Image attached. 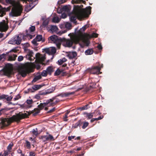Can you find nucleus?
I'll return each mask as SVG.
<instances>
[{"mask_svg":"<svg viewBox=\"0 0 156 156\" xmlns=\"http://www.w3.org/2000/svg\"><path fill=\"white\" fill-rule=\"evenodd\" d=\"M75 36H77V34L72 36L71 37L70 39H66L65 38H62L56 35H53L48 38V41L50 43L55 44L58 49L60 48L62 44L65 47H70L73 43L77 44V42H75V40L73 39L74 37Z\"/></svg>","mask_w":156,"mask_h":156,"instance_id":"f257e3e1","label":"nucleus"},{"mask_svg":"<svg viewBox=\"0 0 156 156\" xmlns=\"http://www.w3.org/2000/svg\"><path fill=\"white\" fill-rule=\"evenodd\" d=\"M91 7L89 6L87 9H81L78 5H74L72 15L70 16V21L74 23H76L77 19L79 20L86 17L87 16L88 13L90 14Z\"/></svg>","mask_w":156,"mask_h":156,"instance_id":"f03ea898","label":"nucleus"},{"mask_svg":"<svg viewBox=\"0 0 156 156\" xmlns=\"http://www.w3.org/2000/svg\"><path fill=\"white\" fill-rule=\"evenodd\" d=\"M27 117V113L21 114H17L16 115H13L9 118H2L0 122V126L2 129L10 125L14 121L20 122L22 119L26 118Z\"/></svg>","mask_w":156,"mask_h":156,"instance_id":"7ed1b4c3","label":"nucleus"},{"mask_svg":"<svg viewBox=\"0 0 156 156\" xmlns=\"http://www.w3.org/2000/svg\"><path fill=\"white\" fill-rule=\"evenodd\" d=\"M54 98H52L47 100L45 102L41 103L39 105H38V108H35L32 111H29L28 112L26 111V112H28V114H27V118L28 116L30 115L31 113L33 114V116H36L40 112L41 110H42L46 106L50 107L55 105L56 104V103L58 101L57 100L54 102L53 100L54 99Z\"/></svg>","mask_w":156,"mask_h":156,"instance_id":"20e7f679","label":"nucleus"},{"mask_svg":"<svg viewBox=\"0 0 156 156\" xmlns=\"http://www.w3.org/2000/svg\"><path fill=\"white\" fill-rule=\"evenodd\" d=\"M73 39L75 40V42L77 44L80 43L81 48H83L85 46H88L90 42L89 40L85 37L83 33H80L77 34V36L74 37Z\"/></svg>","mask_w":156,"mask_h":156,"instance_id":"39448f33","label":"nucleus"},{"mask_svg":"<svg viewBox=\"0 0 156 156\" xmlns=\"http://www.w3.org/2000/svg\"><path fill=\"white\" fill-rule=\"evenodd\" d=\"M35 27L34 26H31L30 27L29 29L26 30V34L25 35L23 36V38L24 39L25 37H29L30 39H32L33 37H34L35 35H32L31 34H32V33L35 31Z\"/></svg>","mask_w":156,"mask_h":156,"instance_id":"423d86ee","label":"nucleus"},{"mask_svg":"<svg viewBox=\"0 0 156 156\" xmlns=\"http://www.w3.org/2000/svg\"><path fill=\"white\" fill-rule=\"evenodd\" d=\"M75 92H63L60 94H58L55 96L52 97V98H54V99L53 100V102H55L56 101H57L58 102L56 103V104L59 102L60 101L59 99L56 98L59 96H61L62 98L63 97H66L69 96L70 95H73L74 94Z\"/></svg>","mask_w":156,"mask_h":156,"instance_id":"0eeeda50","label":"nucleus"},{"mask_svg":"<svg viewBox=\"0 0 156 156\" xmlns=\"http://www.w3.org/2000/svg\"><path fill=\"white\" fill-rule=\"evenodd\" d=\"M9 28L8 21L2 20L0 22V31L5 32Z\"/></svg>","mask_w":156,"mask_h":156,"instance_id":"6e6552de","label":"nucleus"},{"mask_svg":"<svg viewBox=\"0 0 156 156\" xmlns=\"http://www.w3.org/2000/svg\"><path fill=\"white\" fill-rule=\"evenodd\" d=\"M22 36V34L16 35L12 38L11 40L10 41L11 42V43L12 44H15L17 45L20 44L21 43V38Z\"/></svg>","mask_w":156,"mask_h":156,"instance_id":"1a4fd4ad","label":"nucleus"},{"mask_svg":"<svg viewBox=\"0 0 156 156\" xmlns=\"http://www.w3.org/2000/svg\"><path fill=\"white\" fill-rule=\"evenodd\" d=\"M45 55H41L39 53H37L35 55L36 59L35 62H37L38 63H40V64H42L43 62L44 61L45 59Z\"/></svg>","mask_w":156,"mask_h":156,"instance_id":"9d476101","label":"nucleus"},{"mask_svg":"<svg viewBox=\"0 0 156 156\" xmlns=\"http://www.w3.org/2000/svg\"><path fill=\"white\" fill-rule=\"evenodd\" d=\"M22 9L20 7H17L12 10L13 15L14 16H20L22 11Z\"/></svg>","mask_w":156,"mask_h":156,"instance_id":"9b49d317","label":"nucleus"},{"mask_svg":"<svg viewBox=\"0 0 156 156\" xmlns=\"http://www.w3.org/2000/svg\"><path fill=\"white\" fill-rule=\"evenodd\" d=\"M30 72L29 69L26 67H24L21 68L19 70V73L23 77L26 76L27 73Z\"/></svg>","mask_w":156,"mask_h":156,"instance_id":"f8f14e48","label":"nucleus"},{"mask_svg":"<svg viewBox=\"0 0 156 156\" xmlns=\"http://www.w3.org/2000/svg\"><path fill=\"white\" fill-rule=\"evenodd\" d=\"M90 73L92 74H96L97 75H98L102 73V72H100V68H99L98 66L92 67L90 71Z\"/></svg>","mask_w":156,"mask_h":156,"instance_id":"ddd939ff","label":"nucleus"},{"mask_svg":"<svg viewBox=\"0 0 156 156\" xmlns=\"http://www.w3.org/2000/svg\"><path fill=\"white\" fill-rule=\"evenodd\" d=\"M44 51L46 53L48 54L49 55H53L56 53V50L55 47H52L51 49L45 48L44 49Z\"/></svg>","mask_w":156,"mask_h":156,"instance_id":"4468645a","label":"nucleus"},{"mask_svg":"<svg viewBox=\"0 0 156 156\" xmlns=\"http://www.w3.org/2000/svg\"><path fill=\"white\" fill-rule=\"evenodd\" d=\"M33 103V101L32 99L27 100L23 105V107L27 108H30L31 107L32 104Z\"/></svg>","mask_w":156,"mask_h":156,"instance_id":"2eb2a0df","label":"nucleus"},{"mask_svg":"<svg viewBox=\"0 0 156 156\" xmlns=\"http://www.w3.org/2000/svg\"><path fill=\"white\" fill-rule=\"evenodd\" d=\"M25 51H28L27 54L26 55V57L27 59H30L31 57H33L34 53L32 51L30 50L27 48L24 49Z\"/></svg>","mask_w":156,"mask_h":156,"instance_id":"dca6fc26","label":"nucleus"},{"mask_svg":"<svg viewBox=\"0 0 156 156\" xmlns=\"http://www.w3.org/2000/svg\"><path fill=\"white\" fill-rule=\"evenodd\" d=\"M77 55V53L75 51L69 52L67 55L69 59H73L75 58Z\"/></svg>","mask_w":156,"mask_h":156,"instance_id":"f3484780","label":"nucleus"},{"mask_svg":"<svg viewBox=\"0 0 156 156\" xmlns=\"http://www.w3.org/2000/svg\"><path fill=\"white\" fill-rule=\"evenodd\" d=\"M82 124L83 122L81 120H80L74 124L73 125L72 127L74 128H76L78 126H81L82 125Z\"/></svg>","mask_w":156,"mask_h":156,"instance_id":"a211bd4d","label":"nucleus"},{"mask_svg":"<svg viewBox=\"0 0 156 156\" xmlns=\"http://www.w3.org/2000/svg\"><path fill=\"white\" fill-rule=\"evenodd\" d=\"M6 11L5 9L3 8L0 5V16L2 17L5 15Z\"/></svg>","mask_w":156,"mask_h":156,"instance_id":"6ab92c4d","label":"nucleus"},{"mask_svg":"<svg viewBox=\"0 0 156 156\" xmlns=\"http://www.w3.org/2000/svg\"><path fill=\"white\" fill-rule=\"evenodd\" d=\"M62 73V76H64L66 74V73L65 72H63L62 70H60L58 69L54 73V76H57L59 75Z\"/></svg>","mask_w":156,"mask_h":156,"instance_id":"aec40b11","label":"nucleus"},{"mask_svg":"<svg viewBox=\"0 0 156 156\" xmlns=\"http://www.w3.org/2000/svg\"><path fill=\"white\" fill-rule=\"evenodd\" d=\"M42 86V85H35L32 87V89L34 90H37L40 89Z\"/></svg>","mask_w":156,"mask_h":156,"instance_id":"412c9836","label":"nucleus"},{"mask_svg":"<svg viewBox=\"0 0 156 156\" xmlns=\"http://www.w3.org/2000/svg\"><path fill=\"white\" fill-rule=\"evenodd\" d=\"M41 75H38L35 76L34 78L32 81V83H34L38 80L41 79Z\"/></svg>","mask_w":156,"mask_h":156,"instance_id":"4be33fe9","label":"nucleus"},{"mask_svg":"<svg viewBox=\"0 0 156 156\" xmlns=\"http://www.w3.org/2000/svg\"><path fill=\"white\" fill-rule=\"evenodd\" d=\"M90 107L89 106V105L88 104H87L84 106H83V107L78 108V110H80V111L87 110Z\"/></svg>","mask_w":156,"mask_h":156,"instance_id":"5701e85b","label":"nucleus"},{"mask_svg":"<svg viewBox=\"0 0 156 156\" xmlns=\"http://www.w3.org/2000/svg\"><path fill=\"white\" fill-rule=\"evenodd\" d=\"M46 71H47V73L50 75H51L52 73L54 71L52 67L50 66L47 68Z\"/></svg>","mask_w":156,"mask_h":156,"instance_id":"b1692460","label":"nucleus"},{"mask_svg":"<svg viewBox=\"0 0 156 156\" xmlns=\"http://www.w3.org/2000/svg\"><path fill=\"white\" fill-rule=\"evenodd\" d=\"M93 52L94 51L92 49H87L85 52V54L87 55H92Z\"/></svg>","mask_w":156,"mask_h":156,"instance_id":"393cba45","label":"nucleus"},{"mask_svg":"<svg viewBox=\"0 0 156 156\" xmlns=\"http://www.w3.org/2000/svg\"><path fill=\"white\" fill-rule=\"evenodd\" d=\"M55 88L52 87L50 89L47 90V91L44 93V94H47L52 93L55 90Z\"/></svg>","mask_w":156,"mask_h":156,"instance_id":"a878e982","label":"nucleus"},{"mask_svg":"<svg viewBox=\"0 0 156 156\" xmlns=\"http://www.w3.org/2000/svg\"><path fill=\"white\" fill-rule=\"evenodd\" d=\"M89 27V26L87 25H84V26H83L82 28H81L80 30H79V33L78 34H79L80 33H83L82 32L83 31H84L85 30H86L87 28L88 27Z\"/></svg>","mask_w":156,"mask_h":156,"instance_id":"bb28decb","label":"nucleus"},{"mask_svg":"<svg viewBox=\"0 0 156 156\" xmlns=\"http://www.w3.org/2000/svg\"><path fill=\"white\" fill-rule=\"evenodd\" d=\"M36 62V63L35 64H33V66L34 68H36L37 69H40L41 68V66L39 64L40 63H38L37 62Z\"/></svg>","mask_w":156,"mask_h":156,"instance_id":"cd10ccee","label":"nucleus"},{"mask_svg":"<svg viewBox=\"0 0 156 156\" xmlns=\"http://www.w3.org/2000/svg\"><path fill=\"white\" fill-rule=\"evenodd\" d=\"M17 57V55L14 54L12 55L9 56L8 59L9 61H14Z\"/></svg>","mask_w":156,"mask_h":156,"instance_id":"c85d7f7f","label":"nucleus"},{"mask_svg":"<svg viewBox=\"0 0 156 156\" xmlns=\"http://www.w3.org/2000/svg\"><path fill=\"white\" fill-rule=\"evenodd\" d=\"M0 153H1V156H9V154L11 153V152L7 150H6L5 151H4L3 154H2V152H0Z\"/></svg>","mask_w":156,"mask_h":156,"instance_id":"c756f323","label":"nucleus"},{"mask_svg":"<svg viewBox=\"0 0 156 156\" xmlns=\"http://www.w3.org/2000/svg\"><path fill=\"white\" fill-rule=\"evenodd\" d=\"M14 144L12 142H11L7 147V150L11 152V150L12 149V147L13 146Z\"/></svg>","mask_w":156,"mask_h":156,"instance_id":"7c9ffc66","label":"nucleus"},{"mask_svg":"<svg viewBox=\"0 0 156 156\" xmlns=\"http://www.w3.org/2000/svg\"><path fill=\"white\" fill-rule=\"evenodd\" d=\"M46 140L47 141H53L54 140V139L52 136L49 134L48 136H47Z\"/></svg>","mask_w":156,"mask_h":156,"instance_id":"2f4dec72","label":"nucleus"},{"mask_svg":"<svg viewBox=\"0 0 156 156\" xmlns=\"http://www.w3.org/2000/svg\"><path fill=\"white\" fill-rule=\"evenodd\" d=\"M103 118V116L101 115L98 118L92 119L90 121L91 122H92L95 121H98V120H101V119H102Z\"/></svg>","mask_w":156,"mask_h":156,"instance_id":"473e14b6","label":"nucleus"},{"mask_svg":"<svg viewBox=\"0 0 156 156\" xmlns=\"http://www.w3.org/2000/svg\"><path fill=\"white\" fill-rule=\"evenodd\" d=\"M58 29L57 27L56 26H53L51 27L50 30L51 32H53L56 31Z\"/></svg>","mask_w":156,"mask_h":156,"instance_id":"72a5a7b5","label":"nucleus"},{"mask_svg":"<svg viewBox=\"0 0 156 156\" xmlns=\"http://www.w3.org/2000/svg\"><path fill=\"white\" fill-rule=\"evenodd\" d=\"M35 38L37 41H39L42 40V37L41 35H37Z\"/></svg>","mask_w":156,"mask_h":156,"instance_id":"f704fd0d","label":"nucleus"},{"mask_svg":"<svg viewBox=\"0 0 156 156\" xmlns=\"http://www.w3.org/2000/svg\"><path fill=\"white\" fill-rule=\"evenodd\" d=\"M26 147L27 148L29 149L31 148V145L30 143L28 141L26 140Z\"/></svg>","mask_w":156,"mask_h":156,"instance_id":"c9c22d12","label":"nucleus"},{"mask_svg":"<svg viewBox=\"0 0 156 156\" xmlns=\"http://www.w3.org/2000/svg\"><path fill=\"white\" fill-rule=\"evenodd\" d=\"M52 20L53 22L58 23L60 21V19L58 17H54L53 18Z\"/></svg>","mask_w":156,"mask_h":156,"instance_id":"e433bc0d","label":"nucleus"},{"mask_svg":"<svg viewBox=\"0 0 156 156\" xmlns=\"http://www.w3.org/2000/svg\"><path fill=\"white\" fill-rule=\"evenodd\" d=\"M82 124H83V125L82 127V129H85L88 126L89 123L88 122H83Z\"/></svg>","mask_w":156,"mask_h":156,"instance_id":"4c0bfd02","label":"nucleus"},{"mask_svg":"<svg viewBox=\"0 0 156 156\" xmlns=\"http://www.w3.org/2000/svg\"><path fill=\"white\" fill-rule=\"evenodd\" d=\"M62 10L65 11H68L69 10V9L67 5H65L61 9Z\"/></svg>","mask_w":156,"mask_h":156,"instance_id":"58836bf2","label":"nucleus"},{"mask_svg":"<svg viewBox=\"0 0 156 156\" xmlns=\"http://www.w3.org/2000/svg\"><path fill=\"white\" fill-rule=\"evenodd\" d=\"M32 133L35 136H37L38 134V133L37 132V128H36L35 129H33L32 130Z\"/></svg>","mask_w":156,"mask_h":156,"instance_id":"ea45409f","label":"nucleus"},{"mask_svg":"<svg viewBox=\"0 0 156 156\" xmlns=\"http://www.w3.org/2000/svg\"><path fill=\"white\" fill-rule=\"evenodd\" d=\"M47 72L46 70H44L41 73V74L40 75L41 76H46L47 75Z\"/></svg>","mask_w":156,"mask_h":156,"instance_id":"a19ab883","label":"nucleus"},{"mask_svg":"<svg viewBox=\"0 0 156 156\" xmlns=\"http://www.w3.org/2000/svg\"><path fill=\"white\" fill-rule=\"evenodd\" d=\"M82 1H83V0H72L71 2L73 4H78L82 2Z\"/></svg>","mask_w":156,"mask_h":156,"instance_id":"79ce46f5","label":"nucleus"},{"mask_svg":"<svg viewBox=\"0 0 156 156\" xmlns=\"http://www.w3.org/2000/svg\"><path fill=\"white\" fill-rule=\"evenodd\" d=\"M68 112L65 113L64 116L63 117V119L64 121H68V119L67 118H68Z\"/></svg>","mask_w":156,"mask_h":156,"instance_id":"37998d69","label":"nucleus"},{"mask_svg":"<svg viewBox=\"0 0 156 156\" xmlns=\"http://www.w3.org/2000/svg\"><path fill=\"white\" fill-rule=\"evenodd\" d=\"M12 98V97L11 96H8V95H6L5 99L7 101H11Z\"/></svg>","mask_w":156,"mask_h":156,"instance_id":"c03bdc74","label":"nucleus"},{"mask_svg":"<svg viewBox=\"0 0 156 156\" xmlns=\"http://www.w3.org/2000/svg\"><path fill=\"white\" fill-rule=\"evenodd\" d=\"M48 21L47 20H44L43 22L42 25L44 27L47 26L48 24Z\"/></svg>","mask_w":156,"mask_h":156,"instance_id":"a18cd8bd","label":"nucleus"},{"mask_svg":"<svg viewBox=\"0 0 156 156\" xmlns=\"http://www.w3.org/2000/svg\"><path fill=\"white\" fill-rule=\"evenodd\" d=\"M37 40L35 39H34L32 41V43L35 46H37L38 44L37 42Z\"/></svg>","mask_w":156,"mask_h":156,"instance_id":"49530a36","label":"nucleus"},{"mask_svg":"<svg viewBox=\"0 0 156 156\" xmlns=\"http://www.w3.org/2000/svg\"><path fill=\"white\" fill-rule=\"evenodd\" d=\"M66 0H59L58 2V4L59 5L65 2Z\"/></svg>","mask_w":156,"mask_h":156,"instance_id":"de8ad7c7","label":"nucleus"},{"mask_svg":"<svg viewBox=\"0 0 156 156\" xmlns=\"http://www.w3.org/2000/svg\"><path fill=\"white\" fill-rule=\"evenodd\" d=\"M46 137L47 136H42L41 137V139L44 142L47 141V140H46Z\"/></svg>","mask_w":156,"mask_h":156,"instance_id":"09e8293b","label":"nucleus"},{"mask_svg":"<svg viewBox=\"0 0 156 156\" xmlns=\"http://www.w3.org/2000/svg\"><path fill=\"white\" fill-rule=\"evenodd\" d=\"M86 114L87 115V116L88 117V118L89 119H91L92 118V117L93 116V115L92 114V113H86Z\"/></svg>","mask_w":156,"mask_h":156,"instance_id":"8fccbe9b","label":"nucleus"},{"mask_svg":"<svg viewBox=\"0 0 156 156\" xmlns=\"http://www.w3.org/2000/svg\"><path fill=\"white\" fill-rule=\"evenodd\" d=\"M55 107H54L52 108L49 111L47 112V113H51L55 111Z\"/></svg>","mask_w":156,"mask_h":156,"instance_id":"3c124183","label":"nucleus"},{"mask_svg":"<svg viewBox=\"0 0 156 156\" xmlns=\"http://www.w3.org/2000/svg\"><path fill=\"white\" fill-rule=\"evenodd\" d=\"M23 57L22 56H20L18 57V60L19 62H20L23 60Z\"/></svg>","mask_w":156,"mask_h":156,"instance_id":"603ef678","label":"nucleus"},{"mask_svg":"<svg viewBox=\"0 0 156 156\" xmlns=\"http://www.w3.org/2000/svg\"><path fill=\"white\" fill-rule=\"evenodd\" d=\"M35 153L34 151H31L29 153V156H35Z\"/></svg>","mask_w":156,"mask_h":156,"instance_id":"864d4df0","label":"nucleus"},{"mask_svg":"<svg viewBox=\"0 0 156 156\" xmlns=\"http://www.w3.org/2000/svg\"><path fill=\"white\" fill-rule=\"evenodd\" d=\"M64 62L62 59L58 60V64L60 65L62 64Z\"/></svg>","mask_w":156,"mask_h":156,"instance_id":"5fc2aeb1","label":"nucleus"},{"mask_svg":"<svg viewBox=\"0 0 156 156\" xmlns=\"http://www.w3.org/2000/svg\"><path fill=\"white\" fill-rule=\"evenodd\" d=\"M65 27L67 28H70L71 27V25L70 23H67L66 24Z\"/></svg>","mask_w":156,"mask_h":156,"instance_id":"6e6d98bb","label":"nucleus"},{"mask_svg":"<svg viewBox=\"0 0 156 156\" xmlns=\"http://www.w3.org/2000/svg\"><path fill=\"white\" fill-rule=\"evenodd\" d=\"M21 98V97L20 96V95L18 94L16 96V97L14 98V99L15 101L17 100H18L19 98Z\"/></svg>","mask_w":156,"mask_h":156,"instance_id":"4d7b16f0","label":"nucleus"},{"mask_svg":"<svg viewBox=\"0 0 156 156\" xmlns=\"http://www.w3.org/2000/svg\"><path fill=\"white\" fill-rule=\"evenodd\" d=\"M17 153H18L21 154V155H22L23 156L24 155V154H22V151L20 149H18L17 150Z\"/></svg>","mask_w":156,"mask_h":156,"instance_id":"13d9d810","label":"nucleus"},{"mask_svg":"<svg viewBox=\"0 0 156 156\" xmlns=\"http://www.w3.org/2000/svg\"><path fill=\"white\" fill-rule=\"evenodd\" d=\"M75 137V136H69L68 137V140L69 141L71 140L72 139H74Z\"/></svg>","mask_w":156,"mask_h":156,"instance_id":"bf43d9fd","label":"nucleus"},{"mask_svg":"<svg viewBox=\"0 0 156 156\" xmlns=\"http://www.w3.org/2000/svg\"><path fill=\"white\" fill-rule=\"evenodd\" d=\"M6 95L5 94H2L0 95V100L5 99V98Z\"/></svg>","mask_w":156,"mask_h":156,"instance_id":"052dcab7","label":"nucleus"},{"mask_svg":"<svg viewBox=\"0 0 156 156\" xmlns=\"http://www.w3.org/2000/svg\"><path fill=\"white\" fill-rule=\"evenodd\" d=\"M97 48L99 50H101L102 49V47L101 44H99L97 46Z\"/></svg>","mask_w":156,"mask_h":156,"instance_id":"680f3d73","label":"nucleus"},{"mask_svg":"<svg viewBox=\"0 0 156 156\" xmlns=\"http://www.w3.org/2000/svg\"><path fill=\"white\" fill-rule=\"evenodd\" d=\"M98 34L95 33H94L92 34V37H98Z\"/></svg>","mask_w":156,"mask_h":156,"instance_id":"e2e57ef3","label":"nucleus"},{"mask_svg":"<svg viewBox=\"0 0 156 156\" xmlns=\"http://www.w3.org/2000/svg\"><path fill=\"white\" fill-rule=\"evenodd\" d=\"M4 57V55L3 54L1 55H0V60H1Z\"/></svg>","mask_w":156,"mask_h":156,"instance_id":"0e129e2a","label":"nucleus"},{"mask_svg":"<svg viewBox=\"0 0 156 156\" xmlns=\"http://www.w3.org/2000/svg\"><path fill=\"white\" fill-rule=\"evenodd\" d=\"M95 85H96V83H94L93 85H92V86L90 85V87L92 88H95Z\"/></svg>","mask_w":156,"mask_h":156,"instance_id":"69168bd1","label":"nucleus"},{"mask_svg":"<svg viewBox=\"0 0 156 156\" xmlns=\"http://www.w3.org/2000/svg\"><path fill=\"white\" fill-rule=\"evenodd\" d=\"M98 67H99V68H100V71L101 68H103V64H99V66H98Z\"/></svg>","mask_w":156,"mask_h":156,"instance_id":"338daca9","label":"nucleus"},{"mask_svg":"<svg viewBox=\"0 0 156 156\" xmlns=\"http://www.w3.org/2000/svg\"><path fill=\"white\" fill-rule=\"evenodd\" d=\"M34 57H31V58L30 59H28L30 61H32L34 60Z\"/></svg>","mask_w":156,"mask_h":156,"instance_id":"774afa93","label":"nucleus"}]
</instances>
